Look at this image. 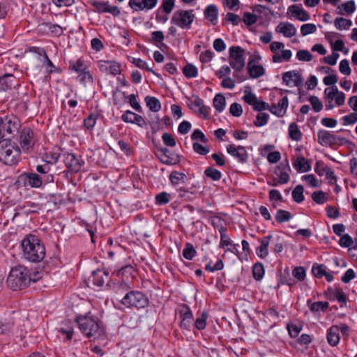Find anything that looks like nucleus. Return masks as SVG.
<instances>
[{"instance_id": "nucleus-1", "label": "nucleus", "mask_w": 357, "mask_h": 357, "mask_svg": "<svg viewBox=\"0 0 357 357\" xmlns=\"http://www.w3.org/2000/svg\"><path fill=\"white\" fill-rule=\"evenodd\" d=\"M76 321L82 333L88 338L98 339L105 333L102 322L92 316L90 312L77 316Z\"/></svg>"}, {"instance_id": "nucleus-2", "label": "nucleus", "mask_w": 357, "mask_h": 357, "mask_svg": "<svg viewBox=\"0 0 357 357\" xmlns=\"http://www.w3.org/2000/svg\"><path fill=\"white\" fill-rule=\"evenodd\" d=\"M24 257L31 262H39L45 256V248L40 240L35 235L26 236L22 241Z\"/></svg>"}, {"instance_id": "nucleus-3", "label": "nucleus", "mask_w": 357, "mask_h": 357, "mask_svg": "<svg viewBox=\"0 0 357 357\" xmlns=\"http://www.w3.org/2000/svg\"><path fill=\"white\" fill-rule=\"evenodd\" d=\"M20 148L8 139H0V162L6 165H16L20 158Z\"/></svg>"}, {"instance_id": "nucleus-4", "label": "nucleus", "mask_w": 357, "mask_h": 357, "mask_svg": "<svg viewBox=\"0 0 357 357\" xmlns=\"http://www.w3.org/2000/svg\"><path fill=\"white\" fill-rule=\"evenodd\" d=\"M31 280L29 270L20 265L11 268L6 282L11 289L17 290L27 287Z\"/></svg>"}, {"instance_id": "nucleus-5", "label": "nucleus", "mask_w": 357, "mask_h": 357, "mask_svg": "<svg viewBox=\"0 0 357 357\" xmlns=\"http://www.w3.org/2000/svg\"><path fill=\"white\" fill-rule=\"evenodd\" d=\"M229 63L234 70V77L238 79L239 82L243 81V78L239 76L245 67L244 50L239 46H231L229 50Z\"/></svg>"}, {"instance_id": "nucleus-6", "label": "nucleus", "mask_w": 357, "mask_h": 357, "mask_svg": "<svg viewBox=\"0 0 357 357\" xmlns=\"http://www.w3.org/2000/svg\"><path fill=\"white\" fill-rule=\"evenodd\" d=\"M121 303L126 307L144 308L149 305V299L145 294L138 291L128 292Z\"/></svg>"}, {"instance_id": "nucleus-7", "label": "nucleus", "mask_w": 357, "mask_h": 357, "mask_svg": "<svg viewBox=\"0 0 357 357\" xmlns=\"http://www.w3.org/2000/svg\"><path fill=\"white\" fill-rule=\"evenodd\" d=\"M53 176H48V177H42L36 173H24L19 176L17 183L24 187L30 186L31 188H40L43 183L53 182Z\"/></svg>"}, {"instance_id": "nucleus-8", "label": "nucleus", "mask_w": 357, "mask_h": 357, "mask_svg": "<svg viewBox=\"0 0 357 357\" xmlns=\"http://www.w3.org/2000/svg\"><path fill=\"white\" fill-rule=\"evenodd\" d=\"M21 124L20 120L15 116L0 117V139L8 135H15L18 132Z\"/></svg>"}, {"instance_id": "nucleus-9", "label": "nucleus", "mask_w": 357, "mask_h": 357, "mask_svg": "<svg viewBox=\"0 0 357 357\" xmlns=\"http://www.w3.org/2000/svg\"><path fill=\"white\" fill-rule=\"evenodd\" d=\"M317 142L321 146H333L349 142L348 139L339 137L326 130H319L317 132Z\"/></svg>"}, {"instance_id": "nucleus-10", "label": "nucleus", "mask_w": 357, "mask_h": 357, "mask_svg": "<svg viewBox=\"0 0 357 357\" xmlns=\"http://www.w3.org/2000/svg\"><path fill=\"white\" fill-rule=\"evenodd\" d=\"M36 142L35 133L29 127L24 128L20 134L19 143L22 150L24 152L31 151Z\"/></svg>"}, {"instance_id": "nucleus-11", "label": "nucleus", "mask_w": 357, "mask_h": 357, "mask_svg": "<svg viewBox=\"0 0 357 357\" xmlns=\"http://www.w3.org/2000/svg\"><path fill=\"white\" fill-rule=\"evenodd\" d=\"M194 17L192 10H181L174 13L171 22L183 29H188L193 22Z\"/></svg>"}, {"instance_id": "nucleus-12", "label": "nucleus", "mask_w": 357, "mask_h": 357, "mask_svg": "<svg viewBox=\"0 0 357 357\" xmlns=\"http://www.w3.org/2000/svg\"><path fill=\"white\" fill-rule=\"evenodd\" d=\"M98 67L102 73L116 76L121 72V64L114 60H100Z\"/></svg>"}, {"instance_id": "nucleus-13", "label": "nucleus", "mask_w": 357, "mask_h": 357, "mask_svg": "<svg viewBox=\"0 0 357 357\" xmlns=\"http://www.w3.org/2000/svg\"><path fill=\"white\" fill-rule=\"evenodd\" d=\"M63 160L68 172L70 173L78 172L83 164V162L72 153H65L63 155Z\"/></svg>"}, {"instance_id": "nucleus-14", "label": "nucleus", "mask_w": 357, "mask_h": 357, "mask_svg": "<svg viewBox=\"0 0 357 357\" xmlns=\"http://www.w3.org/2000/svg\"><path fill=\"white\" fill-rule=\"evenodd\" d=\"M324 96L328 102L334 100L337 106H342L344 104L345 94L342 91H340L336 86L325 89Z\"/></svg>"}, {"instance_id": "nucleus-15", "label": "nucleus", "mask_w": 357, "mask_h": 357, "mask_svg": "<svg viewBox=\"0 0 357 357\" xmlns=\"http://www.w3.org/2000/svg\"><path fill=\"white\" fill-rule=\"evenodd\" d=\"M227 151L241 163H245L248 160V153L245 147L243 146L229 144L227 146Z\"/></svg>"}, {"instance_id": "nucleus-16", "label": "nucleus", "mask_w": 357, "mask_h": 357, "mask_svg": "<svg viewBox=\"0 0 357 357\" xmlns=\"http://www.w3.org/2000/svg\"><path fill=\"white\" fill-rule=\"evenodd\" d=\"M282 81L288 86H300L303 84L301 74L296 70L285 72L282 74Z\"/></svg>"}, {"instance_id": "nucleus-17", "label": "nucleus", "mask_w": 357, "mask_h": 357, "mask_svg": "<svg viewBox=\"0 0 357 357\" xmlns=\"http://www.w3.org/2000/svg\"><path fill=\"white\" fill-rule=\"evenodd\" d=\"M212 214L213 213L211 211L202 210V218L208 219V222L211 224L213 227L218 228L219 232L227 231L224 220L218 215Z\"/></svg>"}, {"instance_id": "nucleus-18", "label": "nucleus", "mask_w": 357, "mask_h": 357, "mask_svg": "<svg viewBox=\"0 0 357 357\" xmlns=\"http://www.w3.org/2000/svg\"><path fill=\"white\" fill-rule=\"evenodd\" d=\"M92 5L99 13H109L114 16H119L121 13L116 6H111L108 2L94 1Z\"/></svg>"}, {"instance_id": "nucleus-19", "label": "nucleus", "mask_w": 357, "mask_h": 357, "mask_svg": "<svg viewBox=\"0 0 357 357\" xmlns=\"http://www.w3.org/2000/svg\"><path fill=\"white\" fill-rule=\"evenodd\" d=\"M158 151L160 152V159L164 164L176 165L180 161L178 155L172 153L166 148H162Z\"/></svg>"}, {"instance_id": "nucleus-20", "label": "nucleus", "mask_w": 357, "mask_h": 357, "mask_svg": "<svg viewBox=\"0 0 357 357\" xmlns=\"http://www.w3.org/2000/svg\"><path fill=\"white\" fill-rule=\"evenodd\" d=\"M289 105L287 96H284L279 100L278 105H272L269 107V111L278 117H282L287 111Z\"/></svg>"}, {"instance_id": "nucleus-21", "label": "nucleus", "mask_w": 357, "mask_h": 357, "mask_svg": "<svg viewBox=\"0 0 357 357\" xmlns=\"http://www.w3.org/2000/svg\"><path fill=\"white\" fill-rule=\"evenodd\" d=\"M109 271L107 269H98L93 272L92 280L95 285L102 287L109 280Z\"/></svg>"}, {"instance_id": "nucleus-22", "label": "nucleus", "mask_w": 357, "mask_h": 357, "mask_svg": "<svg viewBox=\"0 0 357 357\" xmlns=\"http://www.w3.org/2000/svg\"><path fill=\"white\" fill-rule=\"evenodd\" d=\"M38 29L40 31L43 32V33L50 31L55 36H60L63 33V29L61 26L50 22H44L39 24Z\"/></svg>"}, {"instance_id": "nucleus-23", "label": "nucleus", "mask_w": 357, "mask_h": 357, "mask_svg": "<svg viewBox=\"0 0 357 357\" xmlns=\"http://www.w3.org/2000/svg\"><path fill=\"white\" fill-rule=\"evenodd\" d=\"M288 12L291 13L296 18L300 21L305 22L310 20V14L298 5H291L288 8Z\"/></svg>"}, {"instance_id": "nucleus-24", "label": "nucleus", "mask_w": 357, "mask_h": 357, "mask_svg": "<svg viewBox=\"0 0 357 357\" xmlns=\"http://www.w3.org/2000/svg\"><path fill=\"white\" fill-rule=\"evenodd\" d=\"M204 14L205 19L210 22L211 24L215 25L218 23V9L215 5L208 6L205 8Z\"/></svg>"}, {"instance_id": "nucleus-25", "label": "nucleus", "mask_w": 357, "mask_h": 357, "mask_svg": "<svg viewBox=\"0 0 357 357\" xmlns=\"http://www.w3.org/2000/svg\"><path fill=\"white\" fill-rule=\"evenodd\" d=\"M276 31L282 33L285 37L291 38L296 35V29L291 23L280 22L276 27Z\"/></svg>"}, {"instance_id": "nucleus-26", "label": "nucleus", "mask_w": 357, "mask_h": 357, "mask_svg": "<svg viewBox=\"0 0 357 357\" xmlns=\"http://www.w3.org/2000/svg\"><path fill=\"white\" fill-rule=\"evenodd\" d=\"M272 235H268L259 240L260 245L256 249V252L258 257L264 259L268 256V247L270 243V240L272 238Z\"/></svg>"}, {"instance_id": "nucleus-27", "label": "nucleus", "mask_w": 357, "mask_h": 357, "mask_svg": "<svg viewBox=\"0 0 357 357\" xmlns=\"http://www.w3.org/2000/svg\"><path fill=\"white\" fill-rule=\"evenodd\" d=\"M204 260L207 261V263L205 264V270L208 272H214L216 271H220L224 267V264L222 260L220 259H216L214 262L213 260L207 256L204 257Z\"/></svg>"}, {"instance_id": "nucleus-28", "label": "nucleus", "mask_w": 357, "mask_h": 357, "mask_svg": "<svg viewBox=\"0 0 357 357\" xmlns=\"http://www.w3.org/2000/svg\"><path fill=\"white\" fill-rule=\"evenodd\" d=\"M327 341L332 346H336L340 342L339 328L337 326H331L327 332Z\"/></svg>"}, {"instance_id": "nucleus-29", "label": "nucleus", "mask_w": 357, "mask_h": 357, "mask_svg": "<svg viewBox=\"0 0 357 357\" xmlns=\"http://www.w3.org/2000/svg\"><path fill=\"white\" fill-rule=\"evenodd\" d=\"M310 311L313 313H319L320 312H324L329 306V303L327 301H317L312 303L310 300L307 301Z\"/></svg>"}, {"instance_id": "nucleus-30", "label": "nucleus", "mask_w": 357, "mask_h": 357, "mask_svg": "<svg viewBox=\"0 0 357 357\" xmlns=\"http://www.w3.org/2000/svg\"><path fill=\"white\" fill-rule=\"evenodd\" d=\"M293 165L298 172H308L311 165L309 162L303 157H298L294 162Z\"/></svg>"}, {"instance_id": "nucleus-31", "label": "nucleus", "mask_w": 357, "mask_h": 357, "mask_svg": "<svg viewBox=\"0 0 357 357\" xmlns=\"http://www.w3.org/2000/svg\"><path fill=\"white\" fill-rule=\"evenodd\" d=\"M248 70L252 78H258L265 73V70L260 65H252L251 62L248 64Z\"/></svg>"}, {"instance_id": "nucleus-32", "label": "nucleus", "mask_w": 357, "mask_h": 357, "mask_svg": "<svg viewBox=\"0 0 357 357\" xmlns=\"http://www.w3.org/2000/svg\"><path fill=\"white\" fill-rule=\"evenodd\" d=\"M288 131L289 136L292 140L298 142L301 139L303 134L296 123L292 122L289 124Z\"/></svg>"}, {"instance_id": "nucleus-33", "label": "nucleus", "mask_w": 357, "mask_h": 357, "mask_svg": "<svg viewBox=\"0 0 357 357\" xmlns=\"http://www.w3.org/2000/svg\"><path fill=\"white\" fill-rule=\"evenodd\" d=\"M292 56L291 51L289 50H282L281 53H275L272 58L273 63H281L282 61H289Z\"/></svg>"}, {"instance_id": "nucleus-34", "label": "nucleus", "mask_w": 357, "mask_h": 357, "mask_svg": "<svg viewBox=\"0 0 357 357\" xmlns=\"http://www.w3.org/2000/svg\"><path fill=\"white\" fill-rule=\"evenodd\" d=\"M13 76L6 75L0 77V92L6 91L13 86Z\"/></svg>"}, {"instance_id": "nucleus-35", "label": "nucleus", "mask_w": 357, "mask_h": 357, "mask_svg": "<svg viewBox=\"0 0 357 357\" xmlns=\"http://www.w3.org/2000/svg\"><path fill=\"white\" fill-rule=\"evenodd\" d=\"M147 107L152 112H156L161 109V104L159 100L155 97L147 96L145 98Z\"/></svg>"}, {"instance_id": "nucleus-36", "label": "nucleus", "mask_w": 357, "mask_h": 357, "mask_svg": "<svg viewBox=\"0 0 357 357\" xmlns=\"http://www.w3.org/2000/svg\"><path fill=\"white\" fill-rule=\"evenodd\" d=\"M190 140L194 141L192 143L194 151L197 153L201 154V144L196 142L197 140H201V130H195L190 136Z\"/></svg>"}, {"instance_id": "nucleus-37", "label": "nucleus", "mask_w": 357, "mask_h": 357, "mask_svg": "<svg viewBox=\"0 0 357 357\" xmlns=\"http://www.w3.org/2000/svg\"><path fill=\"white\" fill-rule=\"evenodd\" d=\"M226 100L225 96L221 94H217L213 98V106L218 112H222L225 107Z\"/></svg>"}, {"instance_id": "nucleus-38", "label": "nucleus", "mask_w": 357, "mask_h": 357, "mask_svg": "<svg viewBox=\"0 0 357 357\" xmlns=\"http://www.w3.org/2000/svg\"><path fill=\"white\" fill-rule=\"evenodd\" d=\"M70 68L78 74L87 70L86 64L84 63V61L81 59L77 60L76 61H70Z\"/></svg>"}, {"instance_id": "nucleus-39", "label": "nucleus", "mask_w": 357, "mask_h": 357, "mask_svg": "<svg viewBox=\"0 0 357 357\" xmlns=\"http://www.w3.org/2000/svg\"><path fill=\"white\" fill-rule=\"evenodd\" d=\"M292 275L294 280L297 282H302L306 277V271L303 266H296L292 271Z\"/></svg>"}, {"instance_id": "nucleus-40", "label": "nucleus", "mask_w": 357, "mask_h": 357, "mask_svg": "<svg viewBox=\"0 0 357 357\" xmlns=\"http://www.w3.org/2000/svg\"><path fill=\"white\" fill-rule=\"evenodd\" d=\"M264 272H265V271H264V266L262 264L257 263L253 266L252 274H253L254 278L256 280H257V281L261 280L264 275Z\"/></svg>"}, {"instance_id": "nucleus-41", "label": "nucleus", "mask_w": 357, "mask_h": 357, "mask_svg": "<svg viewBox=\"0 0 357 357\" xmlns=\"http://www.w3.org/2000/svg\"><path fill=\"white\" fill-rule=\"evenodd\" d=\"M335 26L338 30L347 29L351 26V21L343 17H337L335 20Z\"/></svg>"}, {"instance_id": "nucleus-42", "label": "nucleus", "mask_w": 357, "mask_h": 357, "mask_svg": "<svg viewBox=\"0 0 357 357\" xmlns=\"http://www.w3.org/2000/svg\"><path fill=\"white\" fill-rule=\"evenodd\" d=\"M205 175L213 181H219L222 177L221 172L211 167H207L204 171Z\"/></svg>"}, {"instance_id": "nucleus-43", "label": "nucleus", "mask_w": 357, "mask_h": 357, "mask_svg": "<svg viewBox=\"0 0 357 357\" xmlns=\"http://www.w3.org/2000/svg\"><path fill=\"white\" fill-rule=\"evenodd\" d=\"M292 198L297 202L301 203L304 200L303 196V187L301 185H298L292 191Z\"/></svg>"}, {"instance_id": "nucleus-44", "label": "nucleus", "mask_w": 357, "mask_h": 357, "mask_svg": "<svg viewBox=\"0 0 357 357\" xmlns=\"http://www.w3.org/2000/svg\"><path fill=\"white\" fill-rule=\"evenodd\" d=\"M291 218L292 216L289 211L282 209L278 210L275 215V220L280 223L287 222Z\"/></svg>"}, {"instance_id": "nucleus-45", "label": "nucleus", "mask_w": 357, "mask_h": 357, "mask_svg": "<svg viewBox=\"0 0 357 357\" xmlns=\"http://www.w3.org/2000/svg\"><path fill=\"white\" fill-rule=\"evenodd\" d=\"M77 79L83 84H92L93 82V78L91 73L86 70L85 71L78 74Z\"/></svg>"}, {"instance_id": "nucleus-46", "label": "nucleus", "mask_w": 357, "mask_h": 357, "mask_svg": "<svg viewBox=\"0 0 357 357\" xmlns=\"http://www.w3.org/2000/svg\"><path fill=\"white\" fill-rule=\"evenodd\" d=\"M171 199V195L166 192H162L155 196V203L158 205H165L169 202Z\"/></svg>"}, {"instance_id": "nucleus-47", "label": "nucleus", "mask_w": 357, "mask_h": 357, "mask_svg": "<svg viewBox=\"0 0 357 357\" xmlns=\"http://www.w3.org/2000/svg\"><path fill=\"white\" fill-rule=\"evenodd\" d=\"M268 114L264 112L259 113L257 115L256 121L254 122V125L257 127L264 126L268 123Z\"/></svg>"}, {"instance_id": "nucleus-48", "label": "nucleus", "mask_w": 357, "mask_h": 357, "mask_svg": "<svg viewBox=\"0 0 357 357\" xmlns=\"http://www.w3.org/2000/svg\"><path fill=\"white\" fill-rule=\"evenodd\" d=\"M302 180L307 183L310 186L313 188L319 187L321 184V181L317 179L313 174L304 175L302 177Z\"/></svg>"}, {"instance_id": "nucleus-49", "label": "nucleus", "mask_w": 357, "mask_h": 357, "mask_svg": "<svg viewBox=\"0 0 357 357\" xmlns=\"http://www.w3.org/2000/svg\"><path fill=\"white\" fill-rule=\"evenodd\" d=\"M50 166L47 162L36 166V171L40 174V176H42V177L47 178L48 176H53L52 174L50 173Z\"/></svg>"}, {"instance_id": "nucleus-50", "label": "nucleus", "mask_w": 357, "mask_h": 357, "mask_svg": "<svg viewBox=\"0 0 357 357\" xmlns=\"http://www.w3.org/2000/svg\"><path fill=\"white\" fill-rule=\"evenodd\" d=\"M185 175L178 172H172L169 175V180L173 185H178L183 182Z\"/></svg>"}, {"instance_id": "nucleus-51", "label": "nucleus", "mask_w": 357, "mask_h": 357, "mask_svg": "<svg viewBox=\"0 0 357 357\" xmlns=\"http://www.w3.org/2000/svg\"><path fill=\"white\" fill-rule=\"evenodd\" d=\"M119 275L126 276V278H134L135 275V270L131 265H127L122 267L118 273Z\"/></svg>"}, {"instance_id": "nucleus-52", "label": "nucleus", "mask_w": 357, "mask_h": 357, "mask_svg": "<svg viewBox=\"0 0 357 357\" xmlns=\"http://www.w3.org/2000/svg\"><path fill=\"white\" fill-rule=\"evenodd\" d=\"M184 75L188 78L195 77L197 75V68L192 64H188L183 68Z\"/></svg>"}, {"instance_id": "nucleus-53", "label": "nucleus", "mask_w": 357, "mask_h": 357, "mask_svg": "<svg viewBox=\"0 0 357 357\" xmlns=\"http://www.w3.org/2000/svg\"><path fill=\"white\" fill-rule=\"evenodd\" d=\"M275 174L278 175L279 180L278 183H273V186H275L278 185V183L280 184H284L287 183L289 180V175L286 172H282L279 168L278 169H276L275 171Z\"/></svg>"}, {"instance_id": "nucleus-54", "label": "nucleus", "mask_w": 357, "mask_h": 357, "mask_svg": "<svg viewBox=\"0 0 357 357\" xmlns=\"http://www.w3.org/2000/svg\"><path fill=\"white\" fill-rule=\"evenodd\" d=\"M312 199L318 204H323L327 202L326 194L321 190L314 192L312 195Z\"/></svg>"}, {"instance_id": "nucleus-55", "label": "nucleus", "mask_w": 357, "mask_h": 357, "mask_svg": "<svg viewBox=\"0 0 357 357\" xmlns=\"http://www.w3.org/2000/svg\"><path fill=\"white\" fill-rule=\"evenodd\" d=\"M333 294L337 301L341 303V307L346 305L347 300V295L343 292L342 289H335L333 291Z\"/></svg>"}, {"instance_id": "nucleus-56", "label": "nucleus", "mask_w": 357, "mask_h": 357, "mask_svg": "<svg viewBox=\"0 0 357 357\" xmlns=\"http://www.w3.org/2000/svg\"><path fill=\"white\" fill-rule=\"evenodd\" d=\"M312 57V54L306 50H299L296 53V59L301 61H310Z\"/></svg>"}, {"instance_id": "nucleus-57", "label": "nucleus", "mask_w": 357, "mask_h": 357, "mask_svg": "<svg viewBox=\"0 0 357 357\" xmlns=\"http://www.w3.org/2000/svg\"><path fill=\"white\" fill-rule=\"evenodd\" d=\"M317 31V26L314 24H304L301 27V33L305 36L308 34L314 33Z\"/></svg>"}, {"instance_id": "nucleus-58", "label": "nucleus", "mask_w": 357, "mask_h": 357, "mask_svg": "<svg viewBox=\"0 0 357 357\" xmlns=\"http://www.w3.org/2000/svg\"><path fill=\"white\" fill-rule=\"evenodd\" d=\"M190 107L196 112L201 114V99L198 96H192L190 100Z\"/></svg>"}, {"instance_id": "nucleus-59", "label": "nucleus", "mask_w": 357, "mask_h": 357, "mask_svg": "<svg viewBox=\"0 0 357 357\" xmlns=\"http://www.w3.org/2000/svg\"><path fill=\"white\" fill-rule=\"evenodd\" d=\"M243 21L247 26H251L257 22V17L256 15L245 12L243 16Z\"/></svg>"}, {"instance_id": "nucleus-60", "label": "nucleus", "mask_w": 357, "mask_h": 357, "mask_svg": "<svg viewBox=\"0 0 357 357\" xmlns=\"http://www.w3.org/2000/svg\"><path fill=\"white\" fill-rule=\"evenodd\" d=\"M309 101L312 105V109L314 112H319L322 109L323 104L317 96H310Z\"/></svg>"}, {"instance_id": "nucleus-61", "label": "nucleus", "mask_w": 357, "mask_h": 357, "mask_svg": "<svg viewBox=\"0 0 357 357\" xmlns=\"http://www.w3.org/2000/svg\"><path fill=\"white\" fill-rule=\"evenodd\" d=\"M339 244L343 248H351L354 244V241L352 238L347 234L341 236Z\"/></svg>"}, {"instance_id": "nucleus-62", "label": "nucleus", "mask_w": 357, "mask_h": 357, "mask_svg": "<svg viewBox=\"0 0 357 357\" xmlns=\"http://www.w3.org/2000/svg\"><path fill=\"white\" fill-rule=\"evenodd\" d=\"M196 251L194 247L190 244H187L183 250V256L187 259H192L195 255Z\"/></svg>"}, {"instance_id": "nucleus-63", "label": "nucleus", "mask_w": 357, "mask_h": 357, "mask_svg": "<svg viewBox=\"0 0 357 357\" xmlns=\"http://www.w3.org/2000/svg\"><path fill=\"white\" fill-rule=\"evenodd\" d=\"M162 139L163 143L167 146L174 147L176 146V140L170 133H163Z\"/></svg>"}, {"instance_id": "nucleus-64", "label": "nucleus", "mask_w": 357, "mask_h": 357, "mask_svg": "<svg viewBox=\"0 0 357 357\" xmlns=\"http://www.w3.org/2000/svg\"><path fill=\"white\" fill-rule=\"evenodd\" d=\"M338 9L343 8V10L347 13V14H351L355 10V3L354 1H348L346 3L342 4L341 6H339L337 7Z\"/></svg>"}]
</instances>
